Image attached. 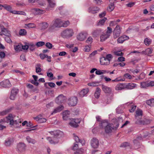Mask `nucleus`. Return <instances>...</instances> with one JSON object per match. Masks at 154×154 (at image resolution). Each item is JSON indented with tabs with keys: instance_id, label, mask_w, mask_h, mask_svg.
<instances>
[{
	"instance_id": "nucleus-42",
	"label": "nucleus",
	"mask_w": 154,
	"mask_h": 154,
	"mask_svg": "<svg viewBox=\"0 0 154 154\" xmlns=\"http://www.w3.org/2000/svg\"><path fill=\"white\" fill-rule=\"evenodd\" d=\"M69 125L73 127L76 128L78 126V124L75 123V122L73 119L69 123Z\"/></svg>"
},
{
	"instance_id": "nucleus-56",
	"label": "nucleus",
	"mask_w": 154,
	"mask_h": 154,
	"mask_svg": "<svg viewBox=\"0 0 154 154\" xmlns=\"http://www.w3.org/2000/svg\"><path fill=\"white\" fill-rule=\"evenodd\" d=\"M124 76L126 79H132L131 75L128 73L125 74L124 75Z\"/></svg>"
},
{
	"instance_id": "nucleus-27",
	"label": "nucleus",
	"mask_w": 154,
	"mask_h": 154,
	"mask_svg": "<svg viewBox=\"0 0 154 154\" xmlns=\"http://www.w3.org/2000/svg\"><path fill=\"white\" fill-rule=\"evenodd\" d=\"M125 88V84L119 83L115 87V90L116 91L122 90Z\"/></svg>"
},
{
	"instance_id": "nucleus-45",
	"label": "nucleus",
	"mask_w": 154,
	"mask_h": 154,
	"mask_svg": "<svg viewBox=\"0 0 154 154\" xmlns=\"http://www.w3.org/2000/svg\"><path fill=\"white\" fill-rule=\"evenodd\" d=\"M23 45L20 44L17 45L14 48L15 50L16 51H19L21 50L22 49Z\"/></svg>"
},
{
	"instance_id": "nucleus-11",
	"label": "nucleus",
	"mask_w": 154,
	"mask_h": 154,
	"mask_svg": "<svg viewBox=\"0 0 154 154\" xmlns=\"http://www.w3.org/2000/svg\"><path fill=\"white\" fill-rule=\"evenodd\" d=\"M0 85L4 88H10L11 87V84L8 79H6L1 82Z\"/></svg>"
},
{
	"instance_id": "nucleus-19",
	"label": "nucleus",
	"mask_w": 154,
	"mask_h": 154,
	"mask_svg": "<svg viewBox=\"0 0 154 154\" xmlns=\"http://www.w3.org/2000/svg\"><path fill=\"white\" fill-rule=\"evenodd\" d=\"M65 97L62 95H59L55 100V102L58 104L62 103L64 100Z\"/></svg>"
},
{
	"instance_id": "nucleus-57",
	"label": "nucleus",
	"mask_w": 154,
	"mask_h": 154,
	"mask_svg": "<svg viewBox=\"0 0 154 154\" xmlns=\"http://www.w3.org/2000/svg\"><path fill=\"white\" fill-rule=\"evenodd\" d=\"M46 46L49 49H51L52 48V44L50 42H47L45 44Z\"/></svg>"
},
{
	"instance_id": "nucleus-29",
	"label": "nucleus",
	"mask_w": 154,
	"mask_h": 154,
	"mask_svg": "<svg viewBox=\"0 0 154 154\" xmlns=\"http://www.w3.org/2000/svg\"><path fill=\"white\" fill-rule=\"evenodd\" d=\"M70 112L68 110H66L63 113V119L64 120H66L69 117Z\"/></svg>"
},
{
	"instance_id": "nucleus-46",
	"label": "nucleus",
	"mask_w": 154,
	"mask_h": 154,
	"mask_svg": "<svg viewBox=\"0 0 154 154\" xmlns=\"http://www.w3.org/2000/svg\"><path fill=\"white\" fill-rule=\"evenodd\" d=\"M35 44L33 43H30L29 45V48L30 50L31 51H33L35 49Z\"/></svg>"
},
{
	"instance_id": "nucleus-39",
	"label": "nucleus",
	"mask_w": 154,
	"mask_h": 154,
	"mask_svg": "<svg viewBox=\"0 0 154 154\" xmlns=\"http://www.w3.org/2000/svg\"><path fill=\"white\" fill-rule=\"evenodd\" d=\"M2 31V33H3L4 35L6 36H10V34L9 32L5 28Z\"/></svg>"
},
{
	"instance_id": "nucleus-62",
	"label": "nucleus",
	"mask_w": 154,
	"mask_h": 154,
	"mask_svg": "<svg viewBox=\"0 0 154 154\" xmlns=\"http://www.w3.org/2000/svg\"><path fill=\"white\" fill-rule=\"evenodd\" d=\"M117 24V23H116V21H111L110 22V23L109 24V25L110 26H114L116 25Z\"/></svg>"
},
{
	"instance_id": "nucleus-15",
	"label": "nucleus",
	"mask_w": 154,
	"mask_h": 154,
	"mask_svg": "<svg viewBox=\"0 0 154 154\" xmlns=\"http://www.w3.org/2000/svg\"><path fill=\"white\" fill-rule=\"evenodd\" d=\"M34 119L36 121L40 123H42L45 122L47 120L46 119L42 117L41 115H39L35 117L34 118Z\"/></svg>"
},
{
	"instance_id": "nucleus-55",
	"label": "nucleus",
	"mask_w": 154,
	"mask_h": 154,
	"mask_svg": "<svg viewBox=\"0 0 154 154\" xmlns=\"http://www.w3.org/2000/svg\"><path fill=\"white\" fill-rule=\"evenodd\" d=\"M9 36H6L5 38V41L8 43H10L11 42V40Z\"/></svg>"
},
{
	"instance_id": "nucleus-10",
	"label": "nucleus",
	"mask_w": 154,
	"mask_h": 154,
	"mask_svg": "<svg viewBox=\"0 0 154 154\" xmlns=\"http://www.w3.org/2000/svg\"><path fill=\"white\" fill-rule=\"evenodd\" d=\"M52 23L57 28L62 26V21L60 19H56L52 22Z\"/></svg>"
},
{
	"instance_id": "nucleus-58",
	"label": "nucleus",
	"mask_w": 154,
	"mask_h": 154,
	"mask_svg": "<svg viewBox=\"0 0 154 154\" xmlns=\"http://www.w3.org/2000/svg\"><path fill=\"white\" fill-rule=\"evenodd\" d=\"M115 54V55L119 56H122L123 55V53L120 51H115L114 53Z\"/></svg>"
},
{
	"instance_id": "nucleus-33",
	"label": "nucleus",
	"mask_w": 154,
	"mask_h": 154,
	"mask_svg": "<svg viewBox=\"0 0 154 154\" xmlns=\"http://www.w3.org/2000/svg\"><path fill=\"white\" fill-rule=\"evenodd\" d=\"M100 91L101 90L100 88H96V91L94 94V96L95 98H98L99 97Z\"/></svg>"
},
{
	"instance_id": "nucleus-35",
	"label": "nucleus",
	"mask_w": 154,
	"mask_h": 154,
	"mask_svg": "<svg viewBox=\"0 0 154 154\" xmlns=\"http://www.w3.org/2000/svg\"><path fill=\"white\" fill-rule=\"evenodd\" d=\"M12 142V139L10 138H8L5 140V145L7 146H9L11 144Z\"/></svg>"
},
{
	"instance_id": "nucleus-34",
	"label": "nucleus",
	"mask_w": 154,
	"mask_h": 154,
	"mask_svg": "<svg viewBox=\"0 0 154 154\" xmlns=\"http://www.w3.org/2000/svg\"><path fill=\"white\" fill-rule=\"evenodd\" d=\"M26 139L29 143L32 144H35L36 142L35 140L32 139L29 136H27L26 137Z\"/></svg>"
},
{
	"instance_id": "nucleus-50",
	"label": "nucleus",
	"mask_w": 154,
	"mask_h": 154,
	"mask_svg": "<svg viewBox=\"0 0 154 154\" xmlns=\"http://www.w3.org/2000/svg\"><path fill=\"white\" fill-rule=\"evenodd\" d=\"M45 42L41 41L37 42L35 44V45L38 47H39L43 46V45H45Z\"/></svg>"
},
{
	"instance_id": "nucleus-53",
	"label": "nucleus",
	"mask_w": 154,
	"mask_h": 154,
	"mask_svg": "<svg viewBox=\"0 0 154 154\" xmlns=\"http://www.w3.org/2000/svg\"><path fill=\"white\" fill-rule=\"evenodd\" d=\"M129 146H130V143H129L127 142H124L121 145L120 147H125Z\"/></svg>"
},
{
	"instance_id": "nucleus-4",
	"label": "nucleus",
	"mask_w": 154,
	"mask_h": 154,
	"mask_svg": "<svg viewBox=\"0 0 154 154\" xmlns=\"http://www.w3.org/2000/svg\"><path fill=\"white\" fill-rule=\"evenodd\" d=\"M143 116V112L140 109H137L136 111V115H135V118L137 120L135 122L137 124H148L150 122V120L148 119H146L145 120V122H143L141 120L142 117Z\"/></svg>"
},
{
	"instance_id": "nucleus-49",
	"label": "nucleus",
	"mask_w": 154,
	"mask_h": 154,
	"mask_svg": "<svg viewBox=\"0 0 154 154\" xmlns=\"http://www.w3.org/2000/svg\"><path fill=\"white\" fill-rule=\"evenodd\" d=\"M25 25L29 28H33L35 26V25L33 23H29L27 24H26Z\"/></svg>"
},
{
	"instance_id": "nucleus-16",
	"label": "nucleus",
	"mask_w": 154,
	"mask_h": 154,
	"mask_svg": "<svg viewBox=\"0 0 154 154\" xmlns=\"http://www.w3.org/2000/svg\"><path fill=\"white\" fill-rule=\"evenodd\" d=\"M78 99L76 97H73L69 99V104L72 106H75L77 103Z\"/></svg>"
},
{
	"instance_id": "nucleus-41",
	"label": "nucleus",
	"mask_w": 154,
	"mask_h": 154,
	"mask_svg": "<svg viewBox=\"0 0 154 154\" xmlns=\"http://www.w3.org/2000/svg\"><path fill=\"white\" fill-rule=\"evenodd\" d=\"M148 87L147 82H143L140 83V87L141 88H146Z\"/></svg>"
},
{
	"instance_id": "nucleus-37",
	"label": "nucleus",
	"mask_w": 154,
	"mask_h": 154,
	"mask_svg": "<svg viewBox=\"0 0 154 154\" xmlns=\"http://www.w3.org/2000/svg\"><path fill=\"white\" fill-rule=\"evenodd\" d=\"M146 103L147 104L151 106H154V99L147 100L146 101Z\"/></svg>"
},
{
	"instance_id": "nucleus-64",
	"label": "nucleus",
	"mask_w": 154,
	"mask_h": 154,
	"mask_svg": "<svg viewBox=\"0 0 154 154\" xmlns=\"http://www.w3.org/2000/svg\"><path fill=\"white\" fill-rule=\"evenodd\" d=\"M53 106L54 104L53 102H51L50 103L47 104L46 105L47 107L48 108H50L51 107H53Z\"/></svg>"
},
{
	"instance_id": "nucleus-2",
	"label": "nucleus",
	"mask_w": 154,
	"mask_h": 154,
	"mask_svg": "<svg viewBox=\"0 0 154 154\" xmlns=\"http://www.w3.org/2000/svg\"><path fill=\"white\" fill-rule=\"evenodd\" d=\"M49 133L51 135H54V137L52 138L50 137H47V140L51 144H55L59 142V138L61 136L63 132L60 130L51 131Z\"/></svg>"
},
{
	"instance_id": "nucleus-59",
	"label": "nucleus",
	"mask_w": 154,
	"mask_h": 154,
	"mask_svg": "<svg viewBox=\"0 0 154 154\" xmlns=\"http://www.w3.org/2000/svg\"><path fill=\"white\" fill-rule=\"evenodd\" d=\"M5 53L3 52H0V58L2 59L4 58L5 57Z\"/></svg>"
},
{
	"instance_id": "nucleus-12",
	"label": "nucleus",
	"mask_w": 154,
	"mask_h": 154,
	"mask_svg": "<svg viewBox=\"0 0 154 154\" xmlns=\"http://www.w3.org/2000/svg\"><path fill=\"white\" fill-rule=\"evenodd\" d=\"M91 145L94 148H97L99 145V140L95 138H94L91 140Z\"/></svg>"
},
{
	"instance_id": "nucleus-8",
	"label": "nucleus",
	"mask_w": 154,
	"mask_h": 154,
	"mask_svg": "<svg viewBox=\"0 0 154 154\" xmlns=\"http://www.w3.org/2000/svg\"><path fill=\"white\" fill-rule=\"evenodd\" d=\"M87 36V34L85 32H81L77 36V39L80 41L85 40Z\"/></svg>"
},
{
	"instance_id": "nucleus-52",
	"label": "nucleus",
	"mask_w": 154,
	"mask_h": 154,
	"mask_svg": "<svg viewBox=\"0 0 154 154\" xmlns=\"http://www.w3.org/2000/svg\"><path fill=\"white\" fill-rule=\"evenodd\" d=\"M91 49V46L89 45L85 46L84 48V50L86 52H89Z\"/></svg>"
},
{
	"instance_id": "nucleus-51",
	"label": "nucleus",
	"mask_w": 154,
	"mask_h": 154,
	"mask_svg": "<svg viewBox=\"0 0 154 154\" xmlns=\"http://www.w3.org/2000/svg\"><path fill=\"white\" fill-rule=\"evenodd\" d=\"M114 4L111 3L109 6V9L108 10L110 11H112L114 9Z\"/></svg>"
},
{
	"instance_id": "nucleus-9",
	"label": "nucleus",
	"mask_w": 154,
	"mask_h": 154,
	"mask_svg": "<svg viewBox=\"0 0 154 154\" xmlns=\"http://www.w3.org/2000/svg\"><path fill=\"white\" fill-rule=\"evenodd\" d=\"M19 92V90L17 89L13 88L11 91V95L10 97V99L11 100H14Z\"/></svg>"
},
{
	"instance_id": "nucleus-60",
	"label": "nucleus",
	"mask_w": 154,
	"mask_h": 154,
	"mask_svg": "<svg viewBox=\"0 0 154 154\" xmlns=\"http://www.w3.org/2000/svg\"><path fill=\"white\" fill-rule=\"evenodd\" d=\"M112 57V56L110 54H108L107 55L106 57H105L106 59L109 60V62H110V61L111 60V59Z\"/></svg>"
},
{
	"instance_id": "nucleus-13",
	"label": "nucleus",
	"mask_w": 154,
	"mask_h": 154,
	"mask_svg": "<svg viewBox=\"0 0 154 154\" xmlns=\"http://www.w3.org/2000/svg\"><path fill=\"white\" fill-rule=\"evenodd\" d=\"M26 147V145L24 143H19L17 145L18 151L20 152H23L25 151Z\"/></svg>"
},
{
	"instance_id": "nucleus-6",
	"label": "nucleus",
	"mask_w": 154,
	"mask_h": 154,
	"mask_svg": "<svg viewBox=\"0 0 154 154\" xmlns=\"http://www.w3.org/2000/svg\"><path fill=\"white\" fill-rule=\"evenodd\" d=\"M112 32V29L109 27H107V29L105 32L103 33L100 35V41L101 42L105 41L109 38Z\"/></svg>"
},
{
	"instance_id": "nucleus-25",
	"label": "nucleus",
	"mask_w": 154,
	"mask_h": 154,
	"mask_svg": "<svg viewBox=\"0 0 154 154\" xmlns=\"http://www.w3.org/2000/svg\"><path fill=\"white\" fill-rule=\"evenodd\" d=\"M89 90L88 88L84 89L79 93V95L81 97L85 96L88 92Z\"/></svg>"
},
{
	"instance_id": "nucleus-36",
	"label": "nucleus",
	"mask_w": 154,
	"mask_h": 154,
	"mask_svg": "<svg viewBox=\"0 0 154 154\" xmlns=\"http://www.w3.org/2000/svg\"><path fill=\"white\" fill-rule=\"evenodd\" d=\"M151 42L152 40L148 38H146L144 41V44L146 46H149L151 44Z\"/></svg>"
},
{
	"instance_id": "nucleus-38",
	"label": "nucleus",
	"mask_w": 154,
	"mask_h": 154,
	"mask_svg": "<svg viewBox=\"0 0 154 154\" xmlns=\"http://www.w3.org/2000/svg\"><path fill=\"white\" fill-rule=\"evenodd\" d=\"M19 34L21 36H25L27 34V32L25 29H20L19 31Z\"/></svg>"
},
{
	"instance_id": "nucleus-1",
	"label": "nucleus",
	"mask_w": 154,
	"mask_h": 154,
	"mask_svg": "<svg viewBox=\"0 0 154 154\" xmlns=\"http://www.w3.org/2000/svg\"><path fill=\"white\" fill-rule=\"evenodd\" d=\"M123 120L121 117H119L117 119L114 118L112 120L113 124L109 123L107 121L104 120L101 122L100 126L101 128L104 129L106 133L109 134L111 133L113 130L117 128L119 123H122Z\"/></svg>"
},
{
	"instance_id": "nucleus-47",
	"label": "nucleus",
	"mask_w": 154,
	"mask_h": 154,
	"mask_svg": "<svg viewBox=\"0 0 154 154\" xmlns=\"http://www.w3.org/2000/svg\"><path fill=\"white\" fill-rule=\"evenodd\" d=\"M93 39L92 37L89 36L86 41V42L88 44H91L93 42Z\"/></svg>"
},
{
	"instance_id": "nucleus-26",
	"label": "nucleus",
	"mask_w": 154,
	"mask_h": 154,
	"mask_svg": "<svg viewBox=\"0 0 154 154\" xmlns=\"http://www.w3.org/2000/svg\"><path fill=\"white\" fill-rule=\"evenodd\" d=\"M99 9L97 7H91L89 8L88 11L89 12L94 14L97 13Z\"/></svg>"
},
{
	"instance_id": "nucleus-7",
	"label": "nucleus",
	"mask_w": 154,
	"mask_h": 154,
	"mask_svg": "<svg viewBox=\"0 0 154 154\" xmlns=\"http://www.w3.org/2000/svg\"><path fill=\"white\" fill-rule=\"evenodd\" d=\"M121 28L119 25H117L113 31V37L115 39L119 37L121 33Z\"/></svg>"
},
{
	"instance_id": "nucleus-17",
	"label": "nucleus",
	"mask_w": 154,
	"mask_h": 154,
	"mask_svg": "<svg viewBox=\"0 0 154 154\" xmlns=\"http://www.w3.org/2000/svg\"><path fill=\"white\" fill-rule=\"evenodd\" d=\"M100 29H97L94 30L92 32V35L94 37H96L98 36L102 32Z\"/></svg>"
},
{
	"instance_id": "nucleus-22",
	"label": "nucleus",
	"mask_w": 154,
	"mask_h": 154,
	"mask_svg": "<svg viewBox=\"0 0 154 154\" xmlns=\"http://www.w3.org/2000/svg\"><path fill=\"white\" fill-rule=\"evenodd\" d=\"M136 85V84L133 83L125 84V88L129 89H132L135 88Z\"/></svg>"
},
{
	"instance_id": "nucleus-23",
	"label": "nucleus",
	"mask_w": 154,
	"mask_h": 154,
	"mask_svg": "<svg viewBox=\"0 0 154 154\" xmlns=\"http://www.w3.org/2000/svg\"><path fill=\"white\" fill-rule=\"evenodd\" d=\"M110 63L109 60L103 57L100 59V63L102 65H108Z\"/></svg>"
},
{
	"instance_id": "nucleus-32",
	"label": "nucleus",
	"mask_w": 154,
	"mask_h": 154,
	"mask_svg": "<svg viewBox=\"0 0 154 154\" xmlns=\"http://www.w3.org/2000/svg\"><path fill=\"white\" fill-rule=\"evenodd\" d=\"M107 20L106 17H104L103 19L100 20L97 23V25L100 26H103Z\"/></svg>"
},
{
	"instance_id": "nucleus-28",
	"label": "nucleus",
	"mask_w": 154,
	"mask_h": 154,
	"mask_svg": "<svg viewBox=\"0 0 154 154\" xmlns=\"http://www.w3.org/2000/svg\"><path fill=\"white\" fill-rule=\"evenodd\" d=\"M56 28V27L52 23L49 26L47 31L49 32H52L55 31Z\"/></svg>"
},
{
	"instance_id": "nucleus-48",
	"label": "nucleus",
	"mask_w": 154,
	"mask_h": 154,
	"mask_svg": "<svg viewBox=\"0 0 154 154\" xmlns=\"http://www.w3.org/2000/svg\"><path fill=\"white\" fill-rule=\"evenodd\" d=\"M99 84V83L97 82H94L91 83H89L88 84V85L91 86H97Z\"/></svg>"
},
{
	"instance_id": "nucleus-43",
	"label": "nucleus",
	"mask_w": 154,
	"mask_h": 154,
	"mask_svg": "<svg viewBox=\"0 0 154 154\" xmlns=\"http://www.w3.org/2000/svg\"><path fill=\"white\" fill-rule=\"evenodd\" d=\"M11 12L14 14L24 15L25 13L23 11H10Z\"/></svg>"
},
{
	"instance_id": "nucleus-24",
	"label": "nucleus",
	"mask_w": 154,
	"mask_h": 154,
	"mask_svg": "<svg viewBox=\"0 0 154 154\" xmlns=\"http://www.w3.org/2000/svg\"><path fill=\"white\" fill-rule=\"evenodd\" d=\"M48 3V9H52L55 6V3L54 0H47Z\"/></svg>"
},
{
	"instance_id": "nucleus-20",
	"label": "nucleus",
	"mask_w": 154,
	"mask_h": 154,
	"mask_svg": "<svg viewBox=\"0 0 154 154\" xmlns=\"http://www.w3.org/2000/svg\"><path fill=\"white\" fill-rule=\"evenodd\" d=\"M102 88L103 91L106 93L109 94L112 91V88L108 87L102 85Z\"/></svg>"
},
{
	"instance_id": "nucleus-30",
	"label": "nucleus",
	"mask_w": 154,
	"mask_h": 154,
	"mask_svg": "<svg viewBox=\"0 0 154 154\" xmlns=\"http://www.w3.org/2000/svg\"><path fill=\"white\" fill-rule=\"evenodd\" d=\"M35 14L38 15L42 14L45 12V11L40 9H35L34 10Z\"/></svg>"
},
{
	"instance_id": "nucleus-61",
	"label": "nucleus",
	"mask_w": 154,
	"mask_h": 154,
	"mask_svg": "<svg viewBox=\"0 0 154 154\" xmlns=\"http://www.w3.org/2000/svg\"><path fill=\"white\" fill-rule=\"evenodd\" d=\"M9 111L8 110H5L1 112H0V115L1 116H4L6 115L7 113L9 112Z\"/></svg>"
},
{
	"instance_id": "nucleus-21",
	"label": "nucleus",
	"mask_w": 154,
	"mask_h": 154,
	"mask_svg": "<svg viewBox=\"0 0 154 154\" xmlns=\"http://www.w3.org/2000/svg\"><path fill=\"white\" fill-rule=\"evenodd\" d=\"M63 108L64 107L63 106L60 105L54 109V111L51 113V114L53 115L58 112H60L61 111L63 110Z\"/></svg>"
},
{
	"instance_id": "nucleus-5",
	"label": "nucleus",
	"mask_w": 154,
	"mask_h": 154,
	"mask_svg": "<svg viewBox=\"0 0 154 154\" xmlns=\"http://www.w3.org/2000/svg\"><path fill=\"white\" fill-rule=\"evenodd\" d=\"M74 34L73 30L70 28H67L63 30L61 33V36L64 38H69L72 37Z\"/></svg>"
},
{
	"instance_id": "nucleus-44",
	"label": "nucleus",
	"mask_w": 154,
	"mask_h": 154,
	"mask_svg": "<svg viewBox=\"0 0 154 154\" xmlns=\"http://www.w3.org/2000/svg\"><path fill=\"white\" fill-rule=\"evenodd\" d=\"M70 24V22L68 20L62 21V26L66 27L69 26Z\"/></svg>"
},
{
	"instance_id": "nucleus-14",
	"label": "nucleus",
	"mask_w": 154,
	"mask_h": 154,
	"mask_svg": "<svg viewBox=\"0 0 154 154\" xmlns=\"http://www.w3.org/2000/svg\"><path fill=\"white\" fill-rule=\"evenodd\" d=\"M48 26L49 24L46 22H43L39 24V28L42 31H44L48 27Z\"/></svg>"
},
{
	"instance_id": "nucleus-63",
	"label": "nucleus",
	"mask_w": 154,
	"mask_h": 154,
	"mask_svg": "<svg viewBox=\"0 0 154 154\" xmlns=\"http://www.w3.org/2000/svg\"><path fill=\"white\" fill-rule=\"evenodd\" d=\"M148 87L154 86V81H150L149 82H148Z\"/></svg>"
},
{
	"instance_id": "nucleus-31",
	"label": "nucleus",
	"mask_w": 154,
	"mask_h": 154,
	"mask_svg": "<svg viewBox=\"0 0 154 154\" xmlns=\"http://www.w3.org/2000/svg\"><path fill=\"white\" fill-rule=\"evenodd\" d=\"M73 135L76 142L77 143H80L82 145L84 144L85 141L84 140H80L79 137L77 136H76L75 134H73Z\"/></svg>"
},
{
	"instance_id": "nucleus-3",
	"label": "nucleus",
	"mask_w": 154,
	"mask_h": 154,
	"mask_svg": "<svg viewBox=\"0 0 154 154\" xmlns=\"http://www.w3.org/2000/svg\"><path fill=\"white\" fill-rule=\"evenodd\" d=\"M4 122L9 123L11 127L15 128L18 127L19 124L21 123V122L20 120H14V118L11 114H9L7 116L4 118Z\"/></svg>"
},
{
	"instance_id": "nucleus-54",
	"label": "nucleus",
	"mask_w": 154,
	"mask_h": 154,
	"mask_svg": "<svg viewBox=\"0 0 154 154\" xmlns=\"http://www.w3.org/2000/svg\"><path fill=\"white\" fill-rule=\"evenodd\" d=\"M2 7H4L5 9L8 11H11V8L9 5H2Z\"/></svg>"
},
{
	"instance_id": "nucleus-18",
	"label": "nucleus",
	"mask_w": 154,
	"mask_h": 154,
	"mask_svg": "<svg viewBox=\"0 0 154 154\" xmlns=\"http://www.w3.org/2000/svg\"><path fill=\"white\" fill-rule=\"evenodd\" d=\"M129 39V37L126 35H124L119 37L117 39V42L119 43H122L125 40Z\"/></svg>"
},
{
	"instance_id": "nucleus-40",
	"label": "nucleus",
	"mask_w": 154,
	"mask_h": 154,
	"mask_svg": "<svg viewBox=\"0 0 154 154\" xmlns=\"http://www.w3.org/2000/svg\"><path fill=\"white\" fill-rule=\"evenodd\" d=\"M41 64L39 63L37 64L35 66V72L36 73L40 72L42 71L41 68Z\"/></svg>"
}]
</instances>
